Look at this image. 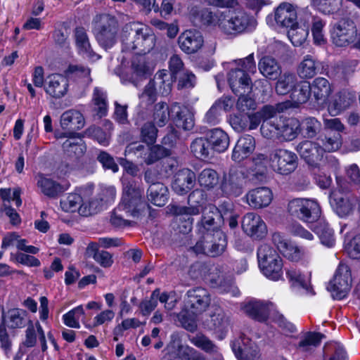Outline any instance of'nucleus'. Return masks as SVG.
<instances>
[{"label":"nucleus","mask_w":360,"mask_h":360,"mask_svg":"<svg viewBox=\"0 0 360 360\" xmlns=\"http://www.w3.org/2000/svg\"><path fill=\"white\" fill-rule=\"evenodd\" d=\"M27 323V313L25 311L19 309L9 310L3 317L2 323L11 328H19L25 326Z\"/></svg>","instance_id":"49530a36"},{"label":"nucleus","mask_w":360,"mask_h":360,"mask_svg":"<svg viewBox=\"0 0 360 360\" xmlns=\"http://www.w3.org/2000/svg\"><path fill=\"white\" fill-rule=\"evenodd\" d=\"M202 217L198 223V230L200 233H214L220 231L219 227L222 223L221 214L219 213L217 207L210 204L205 206L202 210Z\"/></svg>","instance_id":"dca6fc26"},{"label":"nucleus","mask_w":360,"mask_h":360,"mask_svg":"<svg viewBox=\"0 0 360 360\" xmlns=\"http://www.w3.org/2000/svg\"><path fill=\"white\" fill-rule=\"evenodd\" d=\"M221 11L213 12L202 2L192 3L188 6V18L198 27L217 26Z\"/></svg>","instance_id":"9b49d317"},{"label":"nucleus","mask_w":360,"mask_h":360,"mask_svg":"<svg viewBox=\"0 0 360 360\" xmlns=\"http://www.w3.org/2000/svg\"><path fill=\"white\" fill-rule=\"evenodd\" d=\"M272 240L278 250L288 259L292 262H298L303 257L304 251L298 246L288 242L280 233H275L272 236Z\"/></svg>","instance_id":"bb28decb"},{"label":"nucleus","mask_w":360,"mask_h":360,"mask_svg":"<svg viewBox=\"0 0 360 360\" xmlns=\"http://www.w3.org/2000/svg\"><path fill=\"white\" fill-rule=\"evenodd\" d=\"M354 94L343 90L340 91L334 101L329 105L328 110L332 115H337L348 108L355 101Z\"/></svg>","instance_id":"72a5a7b5"},{"label":"nucleus","mask_w":360,"mask_h":360,"mask_svg":"<svg viewBox=\"0 0 360 360\" xmlns=\"http://www.w3.org/2000/svg\"><path fill=\"white\" fill-rule=\"evenodd\" d=\"M300 124L303 136L308 139L315 137L321 129V122L313 117L304 119Z\"/></svg>","instance_id":"13d9d810"},{"label":"nucleus","mask_w":360,"mask_h":360,"mask_svg":"<svg viewBox=\"0 0 360 360\" xmlns=\"http://www.w3.org/2000/svg\"><path fill=\"white\" fill-rule=\"evenodd\" d=\"M143 189L133 181L124 184L122 197L117 210H123L127 217L138 215L139 207L143 202Z\"/></svg>","instance_id":"0eeeda50"},{"label":"nucleus","mask_w":360,"mask_h":360,"mask_svg":"<svg viewBox=\"0 0 360 360\" xmlns=\"http://www.w3.org/2000/svg\"><path fill=\"white\" fill-rule=\"evenodd\" d=\"M65 75L71 78H81L84 82L91 81L90 78V69L82 65H70L65 70Z\"/></svg>","instance_id":"69168bd1"},{"label":"nucleus","mask_w":360,"mask_h":360,"mask_svg":"<svg viewBox=\"0 0 360 360\" xmlns=\"http://www.w3.org/2000/svg\"><path fill=\"white\" fill-rule=\"evenodd\" d=\"M310 92L316 101H325L332 92L330 84L326 78L317 77L310 84Z\"/></svg>","instance_id":"ea45409f"},{"label":"nucleus","mask_w":360,"mask_h":360,"mask_svg":"<svg viewBox=\"0 0 360 360\" xmlns=\"http://www.w3.org/2000/svg\"><path fill=\"white\" fill-rule=\"evenodd\" d=\"M82 114L76 110L64 112L60 117V125L64 129L79 130L84 126Z\"/></svg>","instance_id":"f704fd0d"},{"label":"nucleus","mask_w":360,"mask_h":360,"mask_svg":"<svg viewBox=\"0 0 360 360\" xmlns=\"http://www.w3.org/2000/svg\"><path fill=\"white\" fill-rule=\"evenodd\" d=\"M297 83V79L295 74L284 72L280 75L276 84V91L278 94L285 95L292 91Z\"/></svg>","instance_id":"603ef678"},{"label":"nucleus","mask_w":360,"mask_h":360,"mask_svg":"<svg viewBox=\"0 0 360 360\" xmlns=\"http://www.w3.org/2000/svg\"><path fill=\"white\" fill-rule=\"evenodd\" d=\"M148 198L154 205L164 206L168 200V189L162 183L153 184L148 188Z\"/></svg>","instance_id":"58836bf2"},{"label":"nucleus","mask_w":360,"mask_h":360,"mask_svg":"<svg viewBox=\"0 0 360 360\" xmlns=\"http://www.w3.org/2000/svg\"><path fill=\"white\" fill-rule=\"evenodd\" d=\"M171 111L175 114L174 122L179 128L185 131H190L195 125L194 113L191 109L186 105H181L174 103L171 106Z\"/></svg>","instance_id":"b1692460"},{"label":"nucleus","mask_w":360,"mask_h":360,"mask_svg":"<svg viewBox=\"0 0 360 360\" xmlns=\"http://www.w3.org/2000/svg\"><path fill=\"white\" fill-rule=\"evenodd\" d=\"M192 153L198 159L204 160L210 157L211 147L208 139L197 138L191 144Z\"/></svg>","instance_id":"864d4df0"},{"label":"nucleus","mask_w":360,"mask_h":360,"mask_svg":"<svg viewBox=\"0 0 360 360\" xmlns=\"http://www.w3.org/2000/svg\"><path fill=\"white\" fill-rule=\"evenodd\" d=\"M301 131V124L299 120L294 117L287 118L279 124V137L285 141L295 139Z\"/></svg>","instance_id":"473e14b6"},{"label":"nucleus","mask_w":360,"mask_h":360,"mask_svg":"<svg viewBox=\"0 0 360 360\" xmlns=\"http://www.w3.org/2000/svg\"><path fill=\"white\" fill-rule=\"evenodd\" d=\"M341 0H311V5L323 14L336 12L340 6Z\"/></svg>","instance_id":"bf43d9fd"},{"label":"nucleus","mask_w":360,"mask_h":360,"mask_svg":"<svg viewBox=\"0 0 360 360\" xmlns=\"http://www.w3.org/2000/svg\"><path fill=\"white\" fill-rule=\"evenodd\" d=\"M352 286V276L349 267L343 263H340L330 281L328 290L332 296L338 300L343 299L347 296Z\"/></svg>","instance_id":"9d476101"},{"label":"nucleus","mask_w":360,"mask_h":360,"mask_svg":"<svg viewBox=\"0 0 360 360\" xmlns=\"http://www.w3.org/2000/svg\"><path fill=\"white\" fill-rule=\"evenodd\" d=\"M102 205L103 200L101 198H91L88 201H84L83 207L79 210V214L83 217L95 214L102 210Z\"/></svg>","instance_id":"680f3d73"},{"label":"nucleus","mask_w":360,"mask_h":360,"mask_svg":"<svg viewBox=\"0 0 360 360\" xmlns=\"http://www.w3.org/2000/svg\"><path fill=\"white\" fill-rule=\"evenodd\" d=\"M146 54H137L133 57L131 64V76L129 81L133 84H136L139 79L146 78L151 74L152 68L150 63L145 56Z\"/></svg>","instance_id":"7c9ffc66"},{"label":"nucleus","mask_w":360,"mask_h":360,"mask_svg":"<svg viewBox=\"0 0 360 360\" xmlns=\"http://www.w3.org/2000/svg\"><path fill=\"white\" fill-rule=\"evenodd\" d=\"M92 103L94 105V110L96 112V115L99 117H104L107 115L108 103L107 94L104 91L96 87L93 92Z\"/></svg>","instance_id":"8fccbe9b"},{"label":"nucleus","mask_w":360,"mask_h":360,"mask_svg":"<svg viewBox=\"0 0 360 360\" xmlns=\"http://www.w3.org/2000/svg\"><path fill=\"white\" fill-rule=\"evenodd\" d=\"M184 310L193 316L201 314L207 310L211 303V295L208 290L201 287L188 290L184 300Z\"/></svg>","instance_id":"1a4fd4ad"},{"label":"nucleus","mask_w":360,"mask_h":360,"mask_svg":"<svg viewBox=\"0 0 360 360\" xmlns=\"http://www.w3.org/2000/svg\"><path fill=\"white\" fill-rule=\"evenodd\" d=\"M192 344L207 353H217L218 347L208 338L197 335L190 339Z\"/></svg>","instance_id":"338daca9"},{"label":"nucleus","mask_w":360,"mask_h":360,"mask_svg":"<svg viewBox=\"0 0 360 360\" xmlns=\"http://www.w3.org/2000/svg\"><path fill=\"white\" fill-rule=\"evenodd\" d=\"M269 164L276 173L288 175L297 167L298 158L292 151L284 148H276L269 153Z\"/></svg>","instance_id":"423d86ee"},{"label":"nucleus","mask_w":360,"mask_h":360,"mask_svg":"<svg viewBox=\"0 0 360 360\" xmlns=\"http://www.w3.org/2000/svg\"><path fill=\"white\" fill-rule=\"evenodd\" d=\"M86 254L103 268H109L113 264L112 255L108 251L99 250L98 245L96 242H91L88 244Z\"/></svg>","instance_id":"c9c22d12"},{"label":"nucleus","mask_w":360,"mask_h":360,"mask_svg":"<svg viewBox=\"0 0 360 360\" xmlns=\"http://www.w3.org/2000/svg\"><path fill=\"white\" fill-rule=\"evenodd\" d=\"M195 179V174L191 169H181L174 175L172 188L176 194L184 195L193 188Z\"/></svg>","instance_id":"c85d7f7f"},{"label":"nucleus","mask_w":360,"mask_h":360,"mask_svg":"<svg viewBox=\"0 0 360 360\" xmlns=\"http://www.w3.org/2000/svg\"><path fill=\"white\" fill-rule=\"evenodd\" d=\"M75 40L79 51L84 56L91 60L98 59L100 56L94 53L90 45L86 30L83 27L75 30Z\"/></svg>","instance_id":"4c0bfd02"},{"label":"nucleus","mask_w":360,"mask_h":360,"mask_svg":"<svg viewBox=\"0 0 360 360\" xmlns=\"http://www.w3.org/2000/svg\"><path fill=\"white\" fill-rule=\"evenodd\" d=\"M68 88V81L61 75L56 74L49 76L45 82L44 89L46 94L56 98L64 96Z\"/></svg>","instance_id":"c756f323"},{"label":"nucleus","mask_w":360,"mask_h":360,"mask_svg":"<svg viewBox=\"0 0 360 360\" xmlns=\"http://www.w3.org/2000/svg\"><path fill=\"white\" fill-rule=\"evenodd\" d=\"M68 137L65 141L63 142L62 147L64 151L69 156H75L79 158L82 156L86 151V146L82 138L78 133L65 132L58 136V138Z\"/></svg>","instance_id":"cd10ccee"},{"label":"nucleus","mask_w":360,"mask_h":360,"mask_svg":"<svg viewBox=\"0 0 360 360\" xmlns=\"http://www.w3.org/2000/svg\"><path fill=\"white\" fill-rule=\"evenodd\" d=\"M258 67L260 72L270 79H276L281 75V66L276 59L272 57L264 56L262 58Z\"/></svg>","instance_id":"79ce46f5"},{"label":"nucleus","mask_w":360,"mask_h":360,"mask_svg":"<svg viewBox=\"0 0 360 360\" xmlns=\"http://www.w3.org/2000/svg\"><path fill=\"white\" fill-rule=\"evenodd\" d=\"M218 22L219 29L226 34L237 35L254 28L256 22L242 9L221 11Z\"/></svg>","instance_id":"f03ea898"},{"label":"nucleus","mask_w":360,"mask_h":360,"mask_svg":"<svg viewBox=\"0 0 360 360\" xmlns=\"http://www.w3.org/2000/svg\"><path fill=\"white\" fill-rule=\"evenodd\" d=\"M228 82L235 94L250 93L252 89L249 75L236 68L232 69L228 74Z\"/></svg>","instance_id":"5701e85b"},{"label":"nucleus","mask_w":360,"mask_h":360,"mask_svg":"<svg viewBox=\"0 0 360 360\" xmlns=\"http://www.w3.org/2000/svg\"><path fill=\"white\" fill-rule=\"evenodd\" d=\"M292 103L290 101H285L273 105H265L261 111V117L264 120H271V119L276 116L277 112H281L290 108Z\"/></svg>","instance_id":"774afa93"},{"label":"nucleus","mask_w":360,"mask_h":360,"mask_svg":"<svg viewBox=\"0 0 360 360\" xmlns=\"http://www.w3.org/2000/svg\"><path fill=\"white\" fill-rule=\"evenodd\" d=\"M121 39L127 51H134L137 54L149 53L155 44V36L151 29L136 22L123 27Z\"/></svg>","instance_id":"f257e3e1"},{"label":"nucleus","mask_w":360,"mask_h":360,"mask_svg":"<svg viewBox=\"0 0 360 360\" xmlns=\"http://www.w3.org/2000/svg\"><path fill=\"white\" fill-rule=\"evenodd\" d=\"M169 155L167 149L160 145H155L148 148L147 155L144 156V162L148 165H152L159 160Z\"/></svg>","instance_id":"e2e57ef3"},{"label":"nucleus","mask_w":360,"mask_h":360,"mask_svg":"<svg viewBox=\"0 0 360 360\" xmlns=\"http://www.w3.org/2000/svg\"><path fill=\"white\" fill-rule=\"evenodd\" d=\"M178 44L183 52L193 54L202 47L204 39L200 32L196 30H188L179 35Z\"/></svg>","instance_id":"a211bd4d"},{"label":"nucleus","mask_w":360,"mask_h":360,"mask_svg":"<svg viewBox=\"0 0 360 360\" xmlns=\"http://www.w3.org/2000/svg\"><path fill=\"white\" fill-rule=\"evenodd\" d=\"M84 200L78 193H70L67 198L60 200L62 210L67 212L77 211L79 214L80 207H83Z\"/></svg>","instance_id":"6e6d98bb"},{"label":"nucleus","mask_w":360,"mask_h":360,"mask_svg":"<svg viewBox=\"0 0 360 360\" xmlns=\"http://www.w3.org/2000/svg\"><path fill=\"white\" fill-rule=\"evenodd\" d=\"M37 186L43 194L52 198L58 197L64 191L63 187L60 184L43 175H39Z\"/></svg>","instance_id":"37998d69"},{"label":"nucleus","mask_w":360,"mask_h":360,"mask_svg":"<svg viewBox=\"0 0 360 360\" xmlns=\"http://www.w3.org/2000/svg\"><path fill=\"white\" fill-rule=\"evenodd\" d=\"M232 349L238 360H256L259 356L258 347L245 336L234 342Z\"/></svg>","instance_id":"6ab92c4d"},{"label":"nucleus","mask_w":360,"mask_h":360,"mask_svg":"<svg viewBox=\"0 0 360 360\" xmlns=\"http://www.w3.org/2000/svg\"><path fill=\"white\" fill-rule=\"evenodd\" d=\"M321 148L324 152H335L339 150L342 145V137L339 132L328 131L323 138L319 139Z\"/></svg>","instance_id":"de8ad7c7"},{"label":"nucleus","mask_w":360,"mask_h":360,"mask_svg":"<svg viewBox=\"0 0 360 360\" xmlns=\"http://www.w3.org/2000/svg\"><path fill=\"white\" fill-rule=\"evenodd\" d=\"M245 179V174L241 170L231 168L227 174H224L220 184L223 195L227 198L240 195L243 192Z\"/></svg>","instance_id":"f8f14e48"},{"label":"nucleus","mask_w":360,"mask_h":360,"mask_svg":"<svg viewBox=\"0 0 360 360\" xmlns=\"http://www.w3.org/2000/svg\"><path fill=\"white\" fill-rule=\"evenodd\" d=\"M259 266L263 274L274 281L283 276V260L277 252L269 245L262 244L257 250Z\"/></svg>","instance_id":"20e7f679"},{"label":"nucleus","mask_w":360,"mask_h":360,"mask_svg":"<svg viewBox=\"0 0 360 360\" xmlns=\"http://www.w3.org/2000/svg\"><path fill=\"white\" fill-rule=\"evenodd\" d=\"M241 226L248 236L255 240L264 238L267 233L266 224L259 214L254 212H248L243 216Z\"/></svg>","instance_id":"2eb2a0df"},{"label":"nucleus","mask_w":360,"mask_h":360,"mask_svg":"<svg viewBox=\"0 0 360 360\" xmlns=\"http://www.w3.org/2000/svg\"><path fill=\"white\" fill-rule=\"evenodd\" d=\"M245 198L252 208L262 209L269 205L273 199V193L267 187H259L249 191Z\"/></svg>","instance_id":"412c9836"},{"label":"nucleus","mask_w":360,"mask_h":360,"mask_svg":"<svg viewBox=\"0 0 360 360\" xmlns=\"http://www.w3.org/2000/svg\"><path fill=\"white\" fill-rule=\"evenodd\" d=\"M330 202L335 212L340 217H344L352 212L354 197L349 192L336 190L332 192Z\"/></svg>","instance_id":"f3484780"},{"label":"nucleus","mask_w":360,"mask_h":360,"mask_svg":"<svg viewBox=\"0 0 360 360\" xmlns=\"http://www.w3.org/2000/svg\"><path fill=\"white\" fill-rule=\"evenodd\" d=\"M219 174L212 168L203 169L198 176L200 186L207 190L214 188L219 184Z\"/></svg>","instance_id":"3c124183"},{"label":"nucleus","mask_w":360,"mask_h":360,"mask_svg":"<svg viewBox=\"0 0 360 360\" xmlns=\"http://www.w3.org/2000/svg\"><path fill=\"white\" fill-rule=\"evenodd\" d=\"M296 150L309 165H314L323 157V150L319 143L311 141H303L298 143Z\"/></svg>","instance_id":"a878e982"},{"label":"nucleus","mask_w":360,"mask_h":360,"mask_svg":"<svg viewBox=\"0 0 360 360\" xmlns=\"http://www.w3.org/2000/svg\"><path fill=\"white\" fill-rule=\"evenodd\" d=\"M153 121L159 127H162L169 121V109L166 103L160 102L155 104L153 112Z\"/></svg>","instance_id":"052dcab7"},{"label":"nucleus","mask_w":360,"mask_h":360,"mask_svg":"<svg viewBox=\"0 0 360 360\" xmlns=\"http://www.w3.org/2000/svg\"><path fill=\"white\" fill-rule=\"evenodd\" d=\"M202 236L191 249L196 255H205L210 257L221 255L226 250L227 242L225 234L221 231L202 233Z\"/></svg>","instance_id":"39448f33"},{"label":"nucleus","mask_w":360,"mask_h":360,"mask_svg":"<svg viewBox=\"0 0 360 360\" xmlns=\"http://www.w3.org/2000/svg\"><path fill=\"white\" fill-rule=\"evenodd\" d=\"M319 62L311 56L307 55L299 64L297 72L300 78L311 79L318 72Z\"/></svg>","instance_id":"c03bdc74"},{"label":"nucleus","mask_w":360,"mask_h":360,"mask_svg":"<svg viewBox=\"0 0 360 360\" xmlns=\"http://www.w3.org/2000/svg\"><path fill=\"white\" fill-rule=\"evenodd\" d=\"M35 327L36 330L34 325L30 321V324L28 326L27 328L25 330V340L23 341V345L27 347H32L36 345L37 330L41 345V349L43 352H45L47 349V345L44 331L39 322L36 323Z\"/></svg>","instance_id":"e433bc0d"},{"label":"nucleus","mask_w":360,"mask_h":360,"mask_svg":"<svg viewBox=\"0 0 360 360\" xmlns=\"http://www.w3.org/2000/svg\"><path fill=\"white\" fill-rule=\"evenodd\" d=\"M310 94V83L304 81L297 83L291 91L290 98L294 105L297 107L300 104L305 103L309 100Z\"/></svg>","instance_id":"09e8293b"},{"label":"nucleus","mask_w":360,"mask_h":360,"mask_svg":"<svg viewBox=\"0 0 360 360\" xmlns=\"http://www.w3.org/2000/svg\"><path fill=\"white\" fill-rule=\"evenodd\" d=\"M315 232L319 236L321 242L323 245L331 248L335 245V240L334 238V233L328 224L319 222L316 226Z\"/></svg>","instance_id":"5fc2aeb1"},{"label":"nucleus","mask_w":360,"mask_h":360,"mask_svg":"<svg viewBox=\"0 0 360 360\" xmlns=\"http://www.w3.org/2000/svg\"><path fill=\"white\" fill-rule=\"evenodd\" d=\"M208 140L212 149L218 153L226 151L230 143L229 135L219 128L212 129L210 131Z\"/></svg>","instance_id":"a19ab883"},{"label":"nucleus","mask_w":360,"mask_h":360,"mask_svg":"<svg viewBox=\"0 0 360 360\" xmlns=\"http://www.w3.org/2000/svg\"><path fill=\"white\" fill-rule=\"evenodd\" d=\"M356 27L349 18H342L337 22L331 33L333 42L338 46H346L354 41Z\"/></svg>","instance_id":"ddd939ff"},{"label":"nucleus","mask_w":360,"mask_h":360,"mask_svg":"<svg viewBox=\"0 0 360 360\" xmlns=\"http://www.w3.org/2000/svg\"><path fill=\"white\" fill-rule=\"evenodd\" d=\"M169 212L173 215L179 217V231L183 233H189L193 228L194 221L192 216L200 214L198 206H181L178 205H169L167 207Z\"/></svg>","instance_id":"4468645a"},{"label":"nucleus","mask_w":360,"mask_h":360,"mask_svg":"<svg viewBox=\"0 0 360 360\" xmlns=\"http://www.w3.org/2000/svg\"><path fill=\"white\" fill-rule=\"evenodd\" d=\"M211 281L216 286L221 288L223 292H231L233 295L238 293V289L234 285V282L231 276H219L217 278L212 276Z\"/></svg>","instance_id":"0e129e2a"},{"label":"nucleus","mask_w":360,"mask_h":360,"mask_svg":"<svg viewBox=\"0 0 360 360\" xmlns=\"http://www.w3.org/2000/svg\"><path fill=\"white\" fill-rule=\"evenodd\" d=\"M288 210L292 216L306 223L316 221L321 214V209L318 202L306 198H295L290 200Z\"/></svg>","instance_id":"6e6552de"},{"label":"nucleus","mask_w":360,"mask_h":360,"mask_svg":"<svg viewBox=\"0 0 360 360\" xmlns=\"http://www.w3.org/2000/svg\"><path fill=\"white\" fill-rule=\"evenodd\" d=\"M324 336L319 333H307L299 342L298 347L302 352L310 351L320 345L321 339Z\"/></svg>","instance_id":"4d7b16f0"},{"label":"nucleus","mask_w":360,"mask_h":360,"mask_svg":"<svg viewBox=\"0 0 360 360\" xmlns=\"http://www.w3.org/2000/svg\"><path fill=\"white\" fill-rule=\"evenodd\" d=\"M153 84L158 87L159 93L162 96L169 95L172 89L173 82L176 80L167 73L166 70H161L156 72L153 79Z\"/></svg>","instance_id":"a18cd8bd"},{"label":"nucleus","mask_w":360,"mask_h":360,"mask_svg":"<svg viewBox=\"0 0 360 360\" xmlns=\"http://www.w3.org/2000/svg\"><path fill=\"white\" fill-rule=\"evenodd\" d=\"M244 312L252 319L259 322L267 320L274 309V304L264 300H253L243 307Z\"/></svg>","instance_id":"aec40b11"},{"label":"nucleus","mask_w":360,"mask_h":360,"mask_svg":"<svg viewBox=\"0 0 360 360\" xmlns=\"http://www.w3.org/2000/svg\"><path fill=\"white\" fill-rule=\"evenodd\" d=\"M92 25L95 37L103 48L107 50L115 44L119 25L114 15L109 13L98 14L94 18Z\"/></svg>","instance_id":"7ed1b4c3"},{"label":"nucleus","mask_w":360,"mask_h":360,"mask_svg":"<svg viewBox=\"0 0 360 360\" xmlns=\"http://www.w3.org/2000/svg\"><path fill=\"white\" fill-rule=\"evenodd\" d=\"M230 319L224 309L215 306L210 312V318L207 320V326L216 333L223 334L228 331Z\"/></svg>","instance_id":"393cba45"},{"label":"nucleus","mask_w":360,"mask_h":360,"mask_svg":"<svg viewBox=\"0 0 360 360\" xmlns=\"http://www.w3.org/2000/svg\"><path fill=\"white\" fill-rule=\"evenodd\" d=\"M276 23L284 27H293L297 25V13L295 7L289 3L281 4L275 10Z\"/></svg>","instance_id":"4be33fe9"},{"label":"nucleus","mask_w":360,"mask_h":360,"mask_svg":"<svg viewBox=\"0 0 360 360\" xmlns=\"http://www.w3.org/2000/svg\"><path fill=\"white\" fill-rule=\"evenodd\" d=\"M255 148V138L246 134L241 136L233 148L231 158L233 161L240 162L248 158Z\"/></svg>","instance_id":"2f4dec72"}]
</instances>
